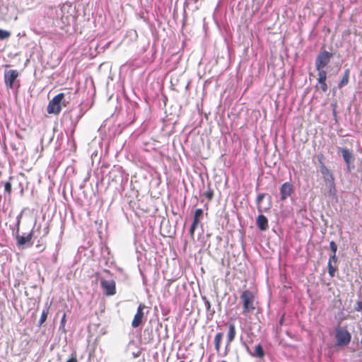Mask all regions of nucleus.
Wrapping results in <instances>:
<instances>
[{"label": "nucleus", "instance_id": "29", "mask_svg": "<svg viewBox=\"0 0 362 362\" xmlns=\"http://www.w3.org/2000/svg\"><path fill=\"white\" fill-rule=\"evenodd\" d=\"M264 197V194H259L257 197V202L259 204Z\"/></svg>", "mask_w": 362, "mask_h": 362}, {"label": "nucleus", "instance_id": "31", "mask_svg": "<svg viewBox=\"0 0 362 362\" xmlns=\"http://www.w3.org/2000/svg\"><path fill=\"white\" fill-rule=\"evenodd\" d=\"M205 307L207 310H209L211 308V303L207 299H205Z\"/></svg>", "mask_w": 362, "mask_h": 362}, {"label": "nucleus", "instance_id": "18", "mask_svg": "<svg viewBox=\"0 0 362 362\" xmlns=\"http://www.w3.org/2000/svg\"><path fill=\"white\" fill-rule=\"evenodd\" d=\"M222 337H223L222 332L217 333L214 337L215 349L217 352H219V351H220Z\"/></svg>", "mask_w": 362, "mask_h": 362}, {"label": "nucleus", "instance_id": "7", "mask_svg": "<svg viewBox=\"0 0 362 362\" xmlns=\"http://www.w3.org/2000/svg\"><path fill=\"white\" fill-rule=\"evenodd\" d=\"M101 288L104 291V293L107 296H113L116 293V283L114 280H100Z\"/></svg>", "mask_w": 362, "mask_h": 362}, {"label": "nucleus", "instance_id": "12", "mask_svg": "<svg viewBox=\"0 0 362 362\" xmlns=\"http://www.w3.org/2000/svg\"><path fill=\"white\" fill-rule=\"evenodd\" d=\"M33 235V230L25 236L17 234L16 236L17 245L18 247H22L25 244L28 243L29 246H31L33 243H30V241L32 240Z\"/></svg>", "mask_w": 362, "mask_h": 362}, {"label": "nucleus", "instance_id": "16", "mask_svg": "<svg viewBox=\"0 0 362 362\" xmlns=\"http://www.w3.org/2000/svg\"><path fill=\"white\" fill-rule=\"evenodd\" d=\"M250 354L252 356L258 357V358H263L264 356V351L263 350V348L260 344H257L255 346L254 353H250Z\"/></svg>", "mask_w": 362, "mask_h": 362}, {"label": "nucleus", "instance_id": "26", "mask_svg": "<svg viewBox=\"0 0 362 362\" xmlns=\"http://www.w3.org/2000/svg\"><path fill=\"white\" fill-rule=\"evenodd\" d=\"M66 362H78L76 353H72L69 358Z\"/></svg>", "mask_w": 362, "mask_h": 362}, {"label": "nucleus", "instance_id": "17", "mask_svg": "<svg viewBox=\"0 0 362 362\" xmlns=\"http://www.w3.org/2000/svg\"><path fill=\"white\" fill-rule=\"evenodd\" d=\"M349 73H350V71L349 69L345 70V71L344 73V76L338 85V87L339 88H341L344 86L347 85V83H349Z\"/></svg>", "mask_w": 362, "mask_h": 362}, {"label": "nucleus", "instance_id": "19", "mask_svg": "<svg viewBox=\"0 0 362 362\" xmlns=\"http://www.w3.org/2000/svg\"><path fill=\"white\" fill-rule=\"evenodd\" d=\"M48 315V309H44L42 312L40 320H39V326L43 325V323L46 321Z\"/></svg>", "mask_w": 362, "mask_h": 362}, {"label": "nucleus", "instance_id": "6", "mask_svg": "<svg viewBox=\"0 0 362 362\" xmlns=\"http://www.w3.org/2000/svg\"><path fill=\"white\" fill-rule=\"evenodd\" d=\"M320 173L322 175V177H323L324 180L325 181L327 185L329 186L330 192L332 191V189L334 190H335L334 182V178L333 173L326 167L325 163L323 162H322L321 160L320 161Z\"/></svg>", "mask_w": 362, "mask_h": 362}, {"label": "nucleus", "instance_id": "22", "mask_svg": "<svg viewBox=\"0 0 362 362\" xmlns=\"http://www.w3.org/2000/svg\"><path fill=\"white\" fill-rule=\"evenodd\" d=\"M326 80L327 79H322V80H317L318 83L320 85V89L324 93L327 92V90H328V86H327V85L326 83Z\"/></svg>", "mask_w": 362, "mask_h": 362}, {"label": "nucleus", "instance_id": "32", "mask_svg": "<svg viewBox=\"0 0 362 362\" xmlns=\"http://www.w3.org/2000/svg\"><path fill=\"white\" fill-rule=\"evenodd\" d=\"M221 362H227V361H221Z\"/></svg>", "mask_w": 362, "mask_h": 362}, {"label": "nucleus", "instance_id": "4", "mask_svg": "<svg viewBox=\"0 0 362 362\" xmlns=\"http://www.w3.org/2000/svg\"><path fill=\"white\" fill-rule=\"evenodd\" d=\"M335 337L338 346H346L350 343L351 335L346 327L338 326L335 328Z\"/></svg>", "mask_w": 362, "mask_h": 362}, {"label": "nucleus", "instance_id": "13", "mask_svg": "<svg viewBox=\"0 0 362 362\" xmlns=\"http://www.w3.org/2000/svg\"><path fill=\"white\" fill-rule=\"evenodd\" d=\"M226 325L228 327L227 332L226 346H229L231 342L235 339L236 336V328L234 323L228 322Z\"/></svg>", "mask_w": 362, "mask_h": 362}, {"label": "nucleus", "instance_id": "9", "mask_svg": "<svg viewBox=\"0 0 362 362\" xmlns=\"http://www.w3.org/2000/svg\"><path fill=\"white\" fill-rule=\"evenodd\" d=\"M146 308L144 304L140 303L137 308L136 313L132 322V326L134 328L138 327L142 322L144 316V309Z\"/></svg>", "mask_w": 362, "mask_h": 362}, {"label": "nucleus", "instance_id": "25", "mask_svg": "<svg viewBox=\"0 0 362 362\" xmlns=\"http://www.w3.org/2000/svg\"><path fill=\"white\" fill-rule=\"evenodd\" d=\"M4 190L6 192H7L8 194H11V190H12V187H11V184L10 182H6L5 184H4Z\"/></svg>", "mask_w": 362, "mask_h": 362}, {"label": "nucleus", "instance_id": "1", "mask_svg": "<svg viewBox=\"0 0 362 362\" xmlns=\"http://www.w3.org/2000/svg\"><path fill=\"white\" fill-rule=\"evenodd\" d=\"M240 298L243 302V315L247 316L248 313H253L257 303L255 293L250 290H245L242 292Z\"/></svg>", "mask_w": 362, "mask_h": 362}, {"label": "nucleus", "instance_id": "3", "mask_svg": "<svg viewBox=\"0 0 362 362\" xmlns=\"http://www.w3.org/2000/svg\"><path fill=\"white\" fill-rule=\"evenodd\" d=\"M65 94L60 93L55 95L48 103L47 112L49 114L59 115L62 111V107H66L69 101L64 100Z\"/></svg>", "mask_w": 362, "mask_h": 362}, {"label": "nucleus", "instance_id": "5", "mask_svg": "<svg viewBox=\"0 0 362 362\" xmlns=\"http://www.w3.org/2000/svg\"><path fill=\"white\" fill-rule=\"evenodd\" d=\"M334 53L326 50H322L317 54L315 59V68L317 70L324 69L331 61Z\"/></svg>", "mask_w": 362, "mask_h": 362}, {"label": "nucleus", "instance_id": "23", "mask_svg": "<svg viewBox=\"0 0 362 362\" xmlns=\"http://www.w3.org/2000/svg\"><path fill=\"white\" fill-rule=\"evenodd\" d=\"M11 33L9 31L0 29V40H4L9 37Z\"/></svg>", "mask_w": 362, "mask_h": 362}, {"label": "nucleus", "instance_id": "11", "mask_svg": "<svg viewBox=\"0 0 362 362\" xmlns=\"http://www.w3.org/2000/svg\"><path fill=\"white\" fill-rule=\"evenodd\" d=\"M293 191V187L292 184L290 182H284L280 188V194H281V200L284 201L288 197L291 196Z\"/></svg>", "mask_w": 362, "mask_h": 362}, {"label": "nucleus", "instance_id": "27", "mask_svg": "<svg viewBox=\"0 0 362 362\" xmlns=\"http://www.w3.org/2000/svg\"><path fill=\"white\" fill-rule=\"evenodd\" d=\"M329 247H330V250H332V253L336 254L337 250V245L334 241H331L329 243Z\"/></svg>", "mask_w": 362, "mask_h": 362}, {"label": "nucleus", "instance_id": "28", "mask_svg": "<svg viewBox=\"0 0 362 362\" xmlns=\"http://www.w3.org/2000/svg\"><path fill=\"white\" fill-rule=\"evenodd\" d=\"M329 261H330L332 263V262H334V263H336V262H337V257H336V254L333 253V254L329 257Z\"/></svg>", "mask_w": 362, "mask_h": 362}, {"label": "nucleus", "instance_id": "15", "mask_svg": "<svg viewBox=\"0 0 362 362\" xmlns=\"http://www.w3.org/2000/svg\"><path fill=\"white\" fill-rule=\"evenodd\" d=\"M342 157L346 163L347 165H349L350 163L351 162V160L353 159V156L351 152L346 148H341V149Z\"/></svg>", "mask_w": 362, "mask_h": 362}, {"label": "nucleus", "instance_id": "2", "mask_svg": "<svg viewBox=\"0 0 362 362\" xmlns=\"http://www.w3.org/2000/svg\"><path fill=\"white\" fill-rule=\"evenodd\" d=\"M49 232L48 226L42 227L41 225H38L35 230H33L34 240H36L35 247L39 250L40 252H43L47 247V242L45 238L47 236Z\"/></svg>", "mask_w": 362, "mask_h": 362}, {"label": "nucleus", "instance_id": "30", "mask_svg": "<svg viewBox=\"0 0 362 362\" xmlns=\"http://www.w3.org/2000/svg\"><path fill=\"white\" fill-rule=\"evenodd\" d=\"M66 323V314L64 313L61 320V326L64 327Z\"/></svg>", "mask_w": 362, "mask_h": 362}, {"label": "nucleus", "instance_id": "20", "mask_svg": "<svg viewBox=\"0 0 362 362\" xmlns=\"http://www.w3.org/2000/svg\"><path fill=\"white\" fill-rule=\"evenodd\" d=\"M336 270H337V267H334L332 265V263L330 261H329L328 262V273H329V276L332 277L334 276Z\"/></svg>", "mask_w": 362, "mask_h": 362}, {"label": "nucleus", "instance_id": "8", "mask_svg": "<svg viewBox=\"0 0 362 362\" xmlns=\"http://www.w3.org/2000/svg\"><path fill=\"white\" fill-rule=\"evenodd\" d=\"M19 76V73L17 70L11 69L5 71L4 72V82L6 86L9 88H13L14 83Z\"/></svg>", "mask_w": 362, "mask_h": 362}, {"label": "nucleus", "instance_id": "10", "mask_svg": "<svg viewBox=\"0 0 362 362\" xmlns=\"http://www.w3.org/2000/svg\"><path fill=\"white\" fill-rule=\"evenodd\" d=\"M203 216V210L202 209H197L194 211L192 223L189 228V234L192 238L194 237V231L200 223V220Z\"/></svg>", "mask_w": 362, "mask_h": 362}, {"label": "nucleus", "instance_id": "21", "mask_svg": "<svg viewBox=\"0 0 362 362\" xmlns=\"http://www.w3.org/2000/svg\"><path fill=\"white\" fill-rule=\"evenodd\" d=\"M214 194V190L211 187H209L207 190L204 193V195L209 201H211L213 199Z\"/></svg>", "mask_w": 362, "mask_h": 362}, {"label": "nucleus", "instance_id": "14", "mask_svg": "<svg viewBox=\"0 0 362 362\" xmlns=\"http://www.w3.org/2000/svg\"><path fill=\"white\" fill-rule=\"evenodd\" d=\"M257 225L261 230H266L269 227L267 218L263 214H259L257 218Z\"/></svg>", "mask_w": 362, "mask_h": 362}, {"label": "nucleus", "instance_id": "24", "mask_svg": "<svg viewBox=\"0 0 362 362\" xmlns=\"http://www.w3.org/2000/svg\"><path fill=\"white\" fill-rule=\"evenodd\" d=\"M318 71V78L317 80L327 79V72L323 69L317 70Z\"/></svg>", "mask_w": 362, "mask_h": 362}]
</instances>
